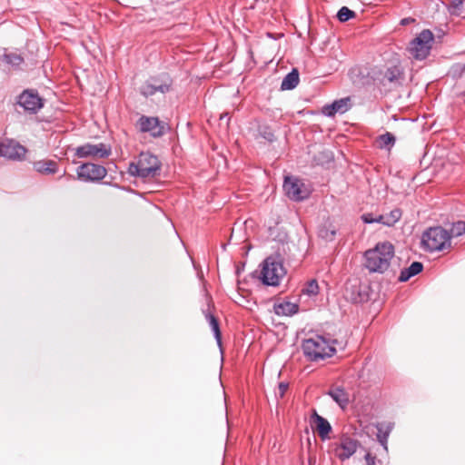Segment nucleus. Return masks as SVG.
<instances>
[{
  "label": "nucleus",
  "instance_id": "obj_1",
  "mask_svg": "<svg viewBox=\"0 0 465 465\" xmlns=\"http://www.w3.org/2000/svg\"><path fill=\"white\" fill-rule=\"evenodd\" d=\"M394 257V247L391 242H379L377 245L365 252V267L370 272H385Z\"/></svg>",
  "mask_w": 465,
  "mask_h": 465
},
{
  "label": "nucleus",
  "instance_id": "obj_2",
  "mask_svg": "<svg viewBox=\"0 0 465 465\" xmlns=\"http://www.w3.org/2000/svg\"><path fill=\"white\" fill-rule=\"evenodd\" d=\"M162 163L150 152H142L137 159L129 164L128 173L132 176L143 179L155 178L160 175Z\"/></svg>",
  "mask_w": 465,
  "mask_h": 465
},
{
  "label": "nucleus",
  "instance_id": "obj_3",
  "mask_svg": "<svg viewBox=\"0 0 465 465\" xmlns=\"http://www.w3.org/2000/svg\"><path fill=\"white\" fill-rule=\"evenodd\" d=\"M421 244L429 252L443 251L450 247V235L440 226L430 227L423 232Z\"/></svg>",
  "mask_w": 465,
  "mask_h": 465
},
{
  "label": "nucleus",
  "instance_id": "obj_4",
  "mask_svg": "<svg viewBox=\"0 0 465 465\" xmlns=\"http://www.w3.org/2000/svg\"><path fill=\"white\" fill-rule=\"evenodd\" d=\"M285 274L286 271L280 259L270 256L263 262L260 278L265 285L278 286Z\"/></svg>",
  "mask_w": 465,
  "mask_h": 465
},
{
  "label": "nucleus",
  "instance_id": "obj_5",
  "mask_svg": "<svg viewBox=\"0 0 465 465\" xmlns=\"http://www.w3.org/2000/svg\"><path fill=\"white\" fill-rule=\"evenodd\" d=\"M173 79L168 74H161L157 76L150 77L140 87V93L149 97L156 93L166 94L171 91Z\"/></svg>",
  "mask_w": 465,
  "mask_h": 465
},
{
  "label": "nucleus",
  "instance_id": "obj_6",
  "mask_svg": "<svg viewBox=\"0 0 465 465\" xmlns=\"http://www.w3.org/2000/svg\"><path fill=\"white\" fill-rule=\"evenodd\" d=\"M433 40L430 30L421 31L410 44L411 55L416 60H424L430 54Z\"/></svg>",
  "mask_w": 465,
  "mask_h": 465
},
{
  "label": "nucleus",
  "instance_id": "obj_7",
  "mask_svg": "<svg viewBox=\"0 0 465 465\" xmlns=\"http://www.w3.org/2000/svg\"><path fill=\"white\" fill-rule=\"evenodd\" d=\"M286 195L292 201L300 202L309 197L310 190L299 179L286 177L283 183Z\"/></svg>",
  "mask_w": 465,
  "mask_h": 465
},
{
  "label": "nucleus",
  "instance_id": "obj_8",
  "mask_svg": "<svg viewBox=\"0 0 465 465\" xmlns=\"http://www.w3.org/2000/svg\"><path fill=\"white\" fill-rule=\"evenodd\" d=\"M111 154V147L105 143H84L75 148V155L78 158H107Z\"/></svg>",
  "mask_w": 465,
  "mask_h": 465
},
{
  "label": "nucleus",
  "instance_id": "obj_9",
  "mask_svg": "<svg viewBox=\"0 0 465 465\" xmlns=\"http://www.w3.org/2000/svg\"><path fill=\"white\" fill-rule=\"evenodd\" d=\"M107 174V170L99 164L86 163L81 164L77 169V177L84 182H97Z\"/></svg>",
  "mask_w": 465,
  "mask_h": 465
},
{
  "label": "nucleus",
  "instance_id": "obj_10",
  "mask_svg": "<svg viewBox=\"0 0 465 465\" xmlns=\"http://www.w3.org/2000/svg\"><path fill=\"white\" fill-rule=\"evenodd\" d=\"M26 148L12 139L0 142V156L13 161H21L25 158Z\"/></svg>",
  "mask_w": 465,
  "mask_h": 465
},
{
  "label": "nucleus",
  "instance_id": "obj_11",
  "mask_svg": "<svg viewBox=\"0 0 465 465\" xmlns=\"http://www.w3.org/2000/svg\"><path fill=\"white\" fill-rule=\"evenodd\" d=\"M336 346L345 347L346 343L334 339L331 334L315 335L313 338L306 339L303 341V349H335Z\"/></svg>",
  "mask_w": 465,
  "mask_h": 465
},
{
  "label": "nucleus",
  "instance_id": "obj_12",
  "mask_svg": "<svg viewBox=\"0 0 465 465\" xmlns=\"http://www.w3.org/2000/svg\"><path fill=\"white\" fill-rule=\"evenodd\" d=\"M137 125L143 133H149L153 137H161L164 134L165 125L157 117L142 115Z\"/></svg>",
  "mask_w": 465,
  "mask_h": 465
},
{
  "label": "nucleus",
  "instance_id": "obj_13",
  "mask_svg": "<svg viewBox=\"0 0 465 465\" xmlns=\"http://www.w3.org/2000/svg\"><path fill=\"white\" fill-rule=\"evenodd\" d=\"M17 103L25 111L31 113H36L43 107V101L37 93L31 90L24 91L19 96Z\"/></svg>",
  "mask_w": 465,
  "mask_h": 465
},
{
  "label": "nucleus",
  "instance_id": "obj_14",
  "mask_svg": "<svg viewBox=\"0 0 465 465\" xmlns=\"http://www.w3.org/2000/svg\"><path fill=\"white\" fill-rule=\"evenodd\" d=\"M358 446V440L349 437L342 438L335 450L336 456L342 461L346 460L356 452Z\"/></svg>",
  "mask_w": 465,
  "mask_h": 465
},
{
  "label": "nucleus",
  "instance_id": "obj_15",
  "mask_svg": "<svg viewBox=\"0 0 465 465\" xmlns=\"http://www.w3.org/2000/svg\"><path fill=\"white\" fill-rule=\"evenodd\" d=\"M351 107V98L344 97L335 100L331 104H326L322 107V114L328 117H333L336 114H344Z\"/></svg>",
  "mask_w": 465,
  "mask_h": 465
},
{
  "label": "nucleus",
  "instance_id": "obj_16",
  "mask_svg": "<svg viewBox=\"0 0 465 465\" xmlns=\"http://www.w3.org/2000/svg\"><path fill=\"white\" fill-rule=\"evenodd\" d=\"M34 169L41 174H54L58 172V163L49 159L39 160L34 163Z\"/></svg>",
  "mask_w": 465,
  "mask_h": 465
},
{
  "label": "nucleus",
  "instance_id": "obj_17",
  "mask_svg": "<svg viewBox=\"0 0 465 465\" xmlns=\"http://www.w3.org/2000/svg\"><path fill=\"white\" fill-rule=\"evenodd\" d=\"M327 394L342 409L344 410L349 402V394L341 387H336L330 390Z\"/></svg>",
  "mask_w": 465,
  "mask_h": 465
},
{
  "label": "nucleus",
  "instance_id": "obj_18",
  "mask_svg": "<svg viewBox=\"0 0 465 465\" xmlns=\"http://www.w3.org/2000/svg\"><path fill=\"white\" fill-rule=\"evenodd\" d=\"M313 418L316 423V429L318 430L319 436L322 440H326L329 438V433L331 431V426L330 422L323 417L314 412Z\"/></svg>",
  "mask_w": 465,
  "mask_h": 465
},
{
  "label": "nucleus",
  "instance_id": "obj_19",
  "mask_svg": "<svg viewBox=\"0 0 465 465\" xmlns=\"http://www.w3.org/2000/svg\"><path fill=\"white\" fill-rule=\"evenodd\" d=\"M423 269V265L420 262H413L410 267L402 270L399 276L400 282H407L410 278L420 273Z\"/></svg>",
  "mask_w": 465,
  "mask_h": 465
},
{
  "label": "nucleus",
  "instance_id": "obj_20",
  "mask_svg": "<svg viewBox=\"0 0 465 465\" xmlns=\"http://www.w3.org/2000/svg\"><path fill=\"white\" fill-rule=\"evenodd\" d=\"M299 73L297 69H292V72L287 74L285 77L282 79L281 89L282 90H292L299 84Z\"/></svg>",
  "mask_w": 465,
  "mask_h": 465
},
{
  "label": "nucleus",
  "instance_id": "obj_21",
  "mask_svg": "<svg viewBox=\"0 0 465 465\" xmlns=\"http://www.w3.org/2000/svg\"><path fill=\"white\" fill-rule=\"evenodd\" d=\"M299 310V307L296 303H292L290 302H281L274 307L275 313L277 315L283 316H292L295 314Z\"/></svg>",
  "mask_w": 465,
  "mask_h": 465
},
{
  "label": "nucleus",
  "instance_id": "obj_22",
  "mask_svg": "<svg viewBox=\"0 0 465 465\" xmlns=\"http://www.w3.org/2000/svg\"><path fill=\"white\" fill-rule=\"evenodd\" d=\"M336 351H328L321 352L319 351H303L305 358L310 361H320L331 358Z\"/></svg>",
  "mask_w": 465,
  "mask_h": 465
},
{
  "label": "nucleus",
  "instance_id": "obj_23",
  "mask_svg": "<svg viewBox=\"0 0 465 465\" xmlns=\"http://www.w3.org/2000/svg\"><path fill=\"white\" fill-rule=\"evenodd\" d=\"M374 426L377 430V439H389L391 432L394 429L395 423L392 421H383L378 422Z\"/></svg>",
  "mask_w": 465,
  "mask_h": 465
},
{
  "label": "nucleus",
  "instance_id": "obj_24",
  "mask_svg": "<svg viewBox=\"0 0 465 465\" xmlns=\"http://www.w3.org/2000/svg\"><path fill=\"white\" fill-rule=\"evenodd\" d=\"M402 77V72L398 66H392L386 70L383 74L382 83L395 84Z\"/></svg>",
  "mask_w": 465,
  "mask_h": 465
},
{
  "label": "nucleus",
  "instance_id": "obj_25",
  "mask_svg": "<svg viewBox=\"0 0 465 465\" xmlns=\"http://www.w3.org/2000/svg\"><path fill=\"white\" fill-rule=\"evenodd\" d=\"M401 217V211L400 209H394L391 211L389 213L381 214L380 219L381 220V224L387 226L394 225Z\"/></svg>",
  "mask_w": 465,
  "mask_h": 465
},
{
  "label": "nucleus",
  "instance_id": "obj_26",
  "mask_svg": "<svg viewBox=\"0 0 465 465\" xmlns=\"http://www.w3.org/2000/svg\"><path fill=\"white\" fill-rule=\"evenodd\" d=\"M336 235V228L331 223H324L319 230V236L327 241H332Z\"/></svg>",
  "mask_w": 465,
  "mask_h": 465
},
{
  "label": "nucleus",
  "instance_id": "obj_27",
  "mask_svg": "<svg viewBox=\"0 0 465 465\" xmlns=\"http://www.w3.org/2000/svg\"><path fill=\"white\" fill-rule=\"evenodd\" d=\"M205 317L207 322H209L212 331H213L214 337L218 341V345L221 347V331L217 319L212 313L209 312L205 314Z\"/></svg>",
  "mask_w": 465,
  "mask_h": 465
},
{
  "label": "nucleus",
  "instance_id": "obj_28",
  "mask_svg": "<svg viewBox=\"0 0 465 465\" xmlns=\"http://www.w3.org/2000/svg\"><path fill=\"white\" fill-rule=\"evenodd\" d=\"M395 136L391 133L381 134L378 138L379 145L381 148H391L395 143Z\"/></svg>",
  "mask_w": 465,
  "mask_h": 465
},
{
  "label": "nucleus",
  "instance_id": "obj_29",
  "mask_svg": "<svg viewBox=\"0 0 465 465\" xmlns=\"http://www.w3.org/2000/svg\"><path fill=\"white\" fill-rule=\"evenodd\" d=\"M465 232V222L458 221L452 223L450 231L449 232L450 238L459 237Z\"/></svg>",
  "mask_w": 465,
  "mask_h": 465
},
{
  "label": "nucleus",
  "instance_id": "obj_30",
  "mask_svg": "<svg viewBox=\"0 0 465 465\" xmlns=\"http://www.w3.org/2000/svg\"><path fill=\"white\" fill-rule=\"evenodd\" d=\"M356 16V14L354 11L349 9L347 6H342L337 13V18L341 22H346L350 20L351 18H353Z\"/></svg>",
  "mask_w": 465,
  "mask_h": 465
},
{
  "label": "nucleus",
  "instance_id": "obj_31",
  "mask_svg": "<svg viewBox=\"0 0 465 465\" xmlns=\"http://www.w3.org/2000/svg\"><path fill=\"white\" fill-rule=\"evenodd\" d=\"M302 292L309 295L314 296L319 292V285L316 280L309 281L305 287L302 289Z\"/></svg>",
  "mask_w": 465,
  "mask_h": 465
},
{
  "label": "nucleus",
  "instance_id": "obj_32",
  "mask_svg": "<svg viewBox=\"0 0 465 465\" xmlns=\"http://www.w3.org/2000/svg\"><path fill=\"white\" fill-rule=\"evenodd\" d=\"M380 215L381 214H374L372 213H363L361 215V220L365 223H381V220L380 219Z\"/></svg>",
  "mask_w": 465,
  "mask_h": 465
},
{
  "label": "nucleus",
  "instance_id": "obj_33",
  "mask_svg": "<svg viewBox=\"0 0 465 465\" xmlns=\"http://www.w3.org/2000/svg\"><path fill=\"white\" fill-rule=\"evenodd\" d=\"M5 58L6 63H8L14 66H17V65L21 64L23 62V58L21 57V55L16 54H5Z\"/></svg>",
  "mask_w": 465,
  "mask_h": 465
},
{
  "label": "nucleus",
  "instance_id": "obj_34",
  "mask_svg": "<svg viewBox=\"0 0 465 465\" xmlns=\"http://www.w3.org/2000/svg\"><path fill=\"white\" fill-rule=\"evenodd\" d=\"M288 388H289V384L287 382H280L279 386H278L277 396L279 398H283Z\"/></svg>",
  "mask_w": 465,
  "mask_h": 465
},
{
  "label": "nucleus",
  "instance_id": "obj_35",
  "mask_svg": "<svg viewBox=\"0 0 465 465\" xmlns=\"http://www.w3.org/2000/svg\"><path fill=\"white\" fill-rule=\"evenodd\" d=\"M366 460V465H375L376 464V457L372 456L371 453H367L364 457Z\"/></svg>",
  "mask_w": 465,
  "mask_h": 465
},
{
  "label": "nucleus",
  "instance_id": "obj_36",
  "mask_svg": "<svg viewBox=\"0 0 465 465\" xmlns=\"http://www.w3.org/2000/svg\"><path fill=\"white\" fill-rule=\"evenodd\" d=\"M380 444L383 447L384 450L388 451V439H377Z\"/></svg>",
  "mask_w": 465,
  "mask_h": 465
},
{
  "label": "nucleus",
  "instance_id": "obj_37",
  "mask_svg": "<svg viewBox=\"0 0 465 465\" xmlns=\"http://www.w3.org/2000/svg\"><path fill=\"white\" fill-rule=\"evenodd\" d=\"M414 21L415 20L413 18H411V17L403 18L401 21V25H409L411 23H413Z\"/></svg>",
  "mask_w": 465,
  "mask_h": 465
},
{
  "label": "nucleus",
  "instance_id": "obj_38",
  "mask_svg": "<svg viewBox=\"0 0 465 465\" xmlns=\"http://www.w3.org/2000/svg\"><path fill=\"white\" fill-rule=\"evenodd\" d=\"M272 137H273V134L269 133L268 134V136H265V138H267L268 140L272 141Z\"/></svg>",
  "mask_w": 465,
  "mask_h": 465
},
{
  "label": "nucleus",
  "instance_id": "obj_39",
  "mask_svg": "<svg viewBox=\"0 0 465 465\" xmlns=\"http://www.w3.org/2000/svg\"><path fill=\"white\" fill-rule=\"evenodd\" d=\"M223 350H221L220 351V355H221V360L223 361Z\"/></svg>",
  "mask_w": 465,
  "mask_h": 465
},
{
  "label": "nucleus",
  "instance_id": "obj_40",
  "mask_svg": "<svg viewBox=\"0 0 465 465\" xmlns=\"http://www.w3.org/2000/svg\"><path fill=\"white\" fill-rule=\"evenodd\" d=\"M455 2H457V5H460L462 3V0H454Z\"/></svg>",
  "mask_w": 465,
  "mask_h": 465
}]
</instances>
